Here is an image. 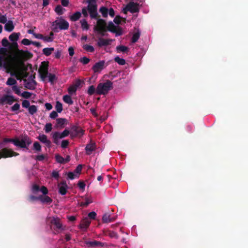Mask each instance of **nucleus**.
<instances>
[{"label":"nucleus","instance_id":"obj_45","mask_svg":"<svg viewBox=\"0 0 248 248\" xmlns=\"http://www.w3.org/2000/svg\"><path fill=\"white\" fill-rule=\"evenodd\" d=\"M40 199V195L38 197H36L35 196L31 195H30L28 198V200L30 202H33L34 201H36L37 200L39 201Z\"/></svg>","mask_w":248,"mask_h":248},{"label":"nucleus","instance_id":"obj_18","mask_svg":"<svg viewBox=\"0 0 248 248\" xmlns=\"http://www.w3.org/2000/svg\"><path fill=\"white\" fill-rule=\"evenodd\" d=\"M116 219L115 217H111L108 213H105L102 217V222L104 223H108L115 221Z\"/></svg>","mask_w":248,"mask_h":248},{"label":"nucleus","instance_id":"obj_13","mask_svg":"<svg viewBox=\"0 0 248 248\" xmlns=\"http://www.w3.org/2000/svg\"><path fill=\"white\" fill-rule=\"evenodd\" d=\"M68 186L65 181H62L59 185V192L62 195H64L67 191Z\"/></svg>","mask_w":248,"mask_h":248},{"label":"nucleus","instance_id":"obj_50","mask_svg":"<svg viewBox=\"0 0 248 248\" xmlns=\"http://www.w3.org/2000/svg\"><path fill=\"white\" fill-rule=\"evenodd\" d=\"M20 107V106L19 104L16 103L11 108V110L14 112L17 111L19 109Z\"/></svg>","mask_w":248,"mask_h":248},{"label":"nucleus","instance_id":"obj_36","mask_svg":"<svg viewBox=\"0 0 248 248\" xmlns=\"http://www.w3.org/2000/svg\"><path fill=\"white\" fill-rule=\"evenodd\" d=\"M87 93L90 95H92L94 93L96 94V88L93 85L90 86L87 91Z\"/></svg>","mask_w":248,"mask_h":248},{"label":"nucleus","instance_id":"obj_37","mask_svg":"<svg viewBox=\"0 0 248 248\" xmlns=\"http://www.w3.org/2000/svg\"><path fill=\"white\" fill-rule=\"evenodd\" d=\"M29 112L31 115H33L37 111V108L35 105H31L28 108Z\"/></svg>","mask_w":248,"mask_h":248},{"label":"nucleus","instance_id":"obj_23","mask_svg":"<svg viewBox=\"0 0 248 248\" xmlns=\"http://www.w3.org/2000/svg\"><path fill=\"white\" fill-rule=\"evenodd\" d=\"M36 84L37 82L33 79H32L26 83L25 87L29 90H34Z\"/></svg>","mask_w":248,"mask_h":248},{"label":"nucleus","instance_id":"obj_3","mask_svg":"<svg viewBox=\"0 0 248 248\" xmlns=\"http://www.w3.org/2000/svg\"><path fill=\"white\" fill-rule=\"evenodd\" d=\"M107 27L106 21L104 19L99 18L97 20L96 25L93 27V31L101 36H104L107 31Z\"/></svg>","mask_w":248,"mask_h":248},{"label":"nucleus","instance_id":"obj_42","mask_svg":"<svg viewBox=\"0 0 248 248\" xmlns=\"http://www.w3.org/2000/svg\"><path fill=\"white\" fill-rule=\"evenodd\" d=\"M140 33L139 32L134 33L131 38V42L132 43H135L137 42L140 38Z\"/></svg>","mask_w":248,"mask_h":248},{"label":"nucleus","instance_id":"obj_38","mask_svg":"<svg viewBox=\"0 0 248 248\" xmlns=\"http://www.w3.org/2000/svg\"><path fill=\"white\" fill-rule=\"evenodd\" d=\"M6 84L9 86H15L17 83L16 80L12 78H9L6 81Z\"/></svg>","mask_w":248,"mask_h":248},{"label":"nucleus","instance_id":"obj_6","mask_svg":"<svg viewBox=\"0 0 248 248\" xmlns=\"http://www.w3.org/2000/svg\"><path fill=\"white\" fill-rule=\"evenodd\" d=\"M52 25L58 26L61 30H67L69 27V23L62 17H57V19L53 22Z\"/></svg>","mask_w":248,"mask_h":248},{"label":"nucleus","instance_id":"obj_26","mask_svg":"<svg viewBox=\"0 0 248 248\" xmlns=\"http://www.w3.org/2000/svg\"><path fill=\"white\" fill-rule=\"evenodd\" d=\"M81 16V14L80 12H76L72 16H70L69 18L72 21H76Z\"/></svg>","mask_w":248,"mask_h":248},{"label":"nucleus","instance_id":"obj_47","mask_svg":"<svg viewBox=\"0 0 248 248\" xmlns=\"http://www.w3.org/2000/svg\"><path fill=\"white\" fill-rule=\"evenodd\" d=\"M48 75L49 81L51 83L53 84L55 80L57 79V78L54 74L49 73Z\"/></svg>","mask_w":248,"mask_h":248},{"label":"nucleus","instance_id":"obj_49","mask_svg":"<svg viewBox=\"0 0 248 248\" xmlns=\"http://www.w3.org/2000/svg\"><path fill=\"white\" fill-rule=\"evenodd\" d=\"M40 188L39 186L36 184H33L31 187V191L33 193H36L40 191Z\"/></svg>","mask_w":248,"mask_h":248},{"label":"nucleus","instance_id":"obj_24","mask_svg":"<svg viewBox=\"0 0 248 248\" xmlns=\"http://www.w3.org/2000/svg\"><path fill=\"white\" fill-rule=\"evenodd\" d=\"M15 26L13 24V22L12 20H8L7 23H5L4 26V29L5 31L11 32L14 29Z\"/></svg>","mask_w":248,"mask_h":248},{"label":"nucleus","instance_id":"obj_22","mask_svg":"<svg viewBox=\"0 0 248 248\" xmlns=\"http://www.w3.org/2000/svg\"><path fill=\"white\" fill-rule=\"evenodd\" d=\"M95 149L96 145L95 143H90L88 144L85 147V150L86 151L87 154L88 155L91 154L92 152L94 151Z\"/></svg>","mask_w":248,"mask_h":248},{"label":"nucleus","instance_id":"obj_62","mask_svg":"<svg viewBox=\"0 0 248 248\" xmlns=\"http://www.w3.org/2000/svg\"><path fill=\"white\" fill-rule=\"evenodd\" d=\"M83 83V81L81 80L80 79H78L76 81L75 83L73 84V85L77 88L79 87L82 83Z\"/></svg>","mask_w":248,"mask_h":248},{"label":"nucleus","instance_id":"obj_11","mask_svg":"<svg viewBox=\"0 0 248 248\" xmlns=\"http://www.w3.org/2000/svg\"><path fill=\"white\" fill-rule=\"evenodd\" d=\"M105 68V61H100L96 62L92 67V70L94 73H99Z\"/></svg>","mask_w":248,"mask_h":248},{"label":"nucleus","instance_id":"obj_9","mask_svg":"<svg viewBox=\"0 0 248 248\" xmlns=\"http://www.w3.org/2000/svg\"><path fill=\"white\" fill-rule=\"evenodd\" d=\"M115 33L116 36H120L123 34V31L121 27H116L112 21H109L107 25V31Z\"/></svg>","mask_w":248,"mask_h":248},{"label":"nucleus","instance_id":"obj_29","mask_svg":"<svg viewBox=\"0 0 248 248\" xmlns=\"http://www.w3.org/2000/svg\"><path fill=\"white\" fill-rule=\"evenodd\" d=\"M54 50V47H46L43 49L42 51L43 53L46 56H49L52 54Z\"/></svg>","mask_w":248,"mask_h":248},{"label":"nucleus","instance_id":"obj_8","mask_svg":"<svg viewBox=\"0 0 248 248\" xmlns=\"http://www.w3.org/2000/svg\"><path fill=\"white\" fill-rule=\"evenodd\" d=\"M85 131L77 125H72L70 127V135L72 137L82 136L84 134Z\"/></svg>","mask_w":248,"mask_h":248},{"label":"nucleus","instance_id":"obj_59","mask_svg":"<svg viewBox=\"0 0 248 248\" xmlns=\"http://www.w3.org/2000/svg\"><path fill=\"white\" fill-rule=\"evenodd\" d=\"M43 40L46 42H51L53 41V37L48 36H43Z\"/></svg>","mask_w":248,"mask_h":248},{"label":"nucleus","instance_id":"obj_33","mask_svg":"<svg viewBox=\"0 0 248 248\" xmlns=\"http://www.w3.org/2000/svg\"><path fill=\"white\" fill-rule=\"evenodd\" d=\"M62 99H63V101L65 103H66L69 105H72L74 103L71 96L69 95H65L63 96Z\"/></svg>","mask_w":248,"mask_h":248},{"label":"nucleus","instance_id":"obj_63","mask_svg":"<svg viewBox=\"0 0 248 248\" xmlns=\"http://www.w3.org/2000/svg\"><path fill=\"white\" fill-rule=\"evenodd\" d=\"M58 112L57 111H52L50 115H49V117L51 118V119H56L58 116Z\"/></svg>","mask_w":248,"mask_h":248},{"label":"nucleus","instance_id":"obj_53","mask_svg":"<svg viewBox=\"0 0 248 248\" xmlns=\"http://www.w3.org/2000/svg\"><path fill=\"white\" fill-rule=\"evenodd\" d=\"M12 90L15 92V93L18 95H20L21 92L19 88L16 86H13L12 87Z\"/></svg>","mask_w":248,"mask_h":248},{"label":"nucleus","instance_id":"obj_1","mask_svg":"<svg viewBox=\"0 0 248 248\" xmlns=\"http://www.w3.org/2000/svg\"><path fill=\"white\" fill-rule=\"evenodd\" d=\"M113 89V83L109 80H107L105 82L99 83L96 87V94L106 95Z\"/></svg>","mask_w":248,"mask_h":248},{"label":"nucleus","instance_id":"obj_57","mask_svg":"<svg viewBox=\"0 0 248 248\" xmlns=\"http://www.w3.org/2000/svg\"><path fill=\"white\" fill-rule=\"evenodd\" d=\"M67 176L70 179L73 180L76 177H78V176L74 172H69L67 174Z\"/></svg>","mask_w":248,"mask_h":248},{"label":"nucleus","instance_id":"obj_44","mask_svg":"<svg viewBox=\"0 0 248 248\" xmlns=\"http://www.w3.org/2000/svg\"><path fill=\"white\" fill-rule=\"evenodd\" d=\"M55 159L58 163L64 164V158L59 154L55 155Z\"/></svg>","mask_w":248,"mask_h":248},{"label":"nucleus","instance_id":"obj_12","mask_svg":"<svg viewBox=\"0 0 248 248\" xmlns=\"http://www.w3.org/2000/svg\"><path fill=\"white\" fill-rule=\"evenodd\" d=\"M28 55H30V58H31V54L28 51H24L22 50L17 49L16 56L18 59L21 60H24L28 58Z\"/></svg>","mask_w":248,"mask_h":248},{"label":"nucleus","instance_id":"obj_19","mask_svg":"<svg viewBox=\"0 0 248 248\" xmlns=\"http://www.w3.org/2000/svg\"><path fill=\"white\" fill-rule=\"evenodd\" d=\"M91 222V220L89 218L86 217L82 219L79 225V227L80 229L86 230L90 226Z\"/></svg>","mask_w":248,"mask_h":248},{"label":"nucleus","instance_id":"obj_52","mask_svg":"<svg viewBox=\"0 0 248 248\" xmlns=\"http://www.w3.org/2000/svg\"><path fill=\"white\" fill-rule=\"evenodd\" d=\"M82 169V165H78L76 168V169L74 170V173L76 174H77V175L78 176V174L80 173L81 170Z\"/></svg>","mask_w":248,"mask_h":248},{"label":"nucleus","instance_id":"obj_5","mask_svg":"<svg viewBox=\"0 0 248 248\" xmlns=\"http://www.w3.org/2000/svg\"><path fill=\"white\" fill-rule=\"evenodd\" d=\"M48 62L45 61L42 62L38 70V73L42 80H44L48 75Z\"/></svg>","mask_w":248,"mask_h":248},{"label":"nucleus","instance_id":"obj_46","mask_svg":"<svg viewBox=\"0 0 248 248\" xmlns=\"http://www.w3.org/2000/svg\"><path fill=\"white\" fill-rule=\"evenodd\" d=\"M77 89L73 85L70 86L68 89V92L70 95L75 93Z\"/></svg>","mask_w":248,"mask_h":248},{"label":"nucleus","instance_id":"obj_2","mask_svg":"<svg viewBox=\"0 0 248 248\" xmlns=\"http://www.w3.org/2000/svg\"><path fill=\"white\" fill-rule=\"evenodd\" d=\"M32 140L27 135L22 136L21 139L16 138V142H15V146L21 148L29 150V146L31 144Z\"/></svg>","mask_w":248,"mask_h":248},{"label":"nucleus","instance_id":"obj_64","mask_svg":"<svg viewBox=\"0 0 248 248\" xmlns=\"http://www.w3.org/2000/svg\"><path fill=\"white\" fill-rule=\"evenodd\" d=\"M1 44L2 46L7 47L9 45V43L8 40L6 38H4L2 40Z\"/></svg>","mask_w":248,"mask_h":248},{"label":"nucleus","instance_id":"obj_20","mask_svg":"<svg viewBox=\"0 0 248 248\" xmlns=\"http://www.w3.org/2000/svg\"><path fill=\"white\" fill-rule=\"evenodd\" d=\"M39 201L42 203H46L47 204H50L53 202L52 199L47 195H40Z\"/></svg>","mask_w":248,"mask_h":248},{"label":"nucleus","instance_id":"obj_35","mask_svg":"<svg viewBox=\"0 0 248 248\" xmlns=\"http://www.w3.org/2000/svg\"><path fill=\"white\" fill-rule=\"evenodd\" d=\"M99 12L102 14L104 17H108V9L105 7L102 6L99 9Z\"/></svg>","mask_w":248,"mask_h":248},{"label":"nucleus","instance_id":"obj_16","mask_svg":"<svg viewBox=\"0 0 248 248\" xmlns=\"http://www.w3.org/2000/svg\"><path fill=\"white\" fill-rule=\"evenodd\" d=\"M112 41V39H105L103 38H99L97 43L99 47H102L103 46H107L110 45V42Z\"/></svg>","mask_w":248,"mask_h":248},{"label":"nucleus","instance_id":"obj_28","mask_svg":"<svg viewBox=\"0 0 248 248\" xmlns=\"http://www.w3.org/2000/svg\"><path fill=\"white\" fill-rule=\"evenodd\" d=\"M55 134H57V135L59 137L60 139L64 138L66 137H67L69 134H70V131L65 129L61 133L58 132H55L54 133Z\"/></svg>","mask_w":248,"mask_h":248},{"label":"nucleus","instance_id":"obj_30","mask_svg":"<svg viewBox=\"0 0 248 248\" xmlns=\"http://www.w3.org/2000/svg\"><path fill=\"white\" fill-rule=\"evenodd\" d=\"M87 9L90 12H94L97 10V5L96 3H88Z\"/></svg>","mask_w":248,"mask_h":248},{"label":"nucleus","instance_id":"obj_15","mask_svg":"<svg viewBox=\"0 0 248 248\" xmlns=\"http://www.w3.org/2000/svg\"><path fill=\"white\" fill-rule=\"evenodd\" d=\"M129 12L131 13H135L139 11V4L134 2H130L128 4Z\"/></svg>","mask_w":248,"mask_h":248},{"label":"nucleus","instance_id":"obj_60","mask_svg":"<svg viewBox=\"0 0 248 248\" xmlns=\"http://www.w3.org/2000/svg\"><path fill=\"white\" fill-rule=\"evenodd\" d=\"M22 44L25 46H29L32 44V41L24 38L22 40Z\"/></svg>","mask_w":248,"mask_h":248},{"label":"nucleus","instance_id":"obj_58","mask_svg":"<svg viewBox=\"0 0 248 248\" xmlns=\"http://www.w3.org/2000/svg\"><path fill=\"white\" fill-rule=\"evenodd\" d=\"M3 142H12L15 145V142H16V138L15 139H8L4 138L3 140Z\"/></svg>","mask_w":248,"mask_h":248},{"label":"nucleus","instance_id":"obj_10","mask_svg":"<svg viewBox=\"0 0 248 248\" xmlns=\"http://www.w3.org/2000/svg\"><path fill=\"white\" fill-rule=\"evenodd\" d=\"M16 101L14 96L11 95H4L0 98V103L1 104H6L11 105Z\"/></svg>","mask_w":248,"mask_h":248},{"label":"nucleus","instance_id":"obj_54","mask_svg":"<svg viewBox=\"0 0 248 248\" xmlns=\"http://www.w3.org/2000/svg\"><path fill=\"white\" fill-rule=\"evenodd\" d=\"M89 14L92 18L96 19L100 16L97 13V10L94 12H90Z\"/></svg>","mask_w":248,"mask_h":248},{"label":"nucleus","instance_id":"obj_39","mask_svg":"<svg viewBox=\"0 0 248 248\" xmlns=\"http://www.w3.org/2000/svg\"><path fill=\"white\" fill-rule=\"evenodd\" d=\"M64 10L60 5H58L55 7V11L58 15L60 16L63 14V10Z\"/></svg>","mask_w":248,"mask_h":248},{"label":"nucleus","instance_id":"obj_21","mask_svg":"<svg viewBox=\"0 0 248 248\" xmlns=\"http://www.w3.org/2000/svg\"><path fill=\"white\" fill-rule=\"evenodd\" d=\"M104 233L105 235L108 236L111 238H115L117 239L119 238V235L117 232L108 229L104 231Z\"/></svg>","mask_w":248,"mask_h":248},{"label":"nucleus","instance_id":"obj_31","mask_svg":"<svg viewBox=\"0 0 248 248\" xmlns=\"http://www.w3.org/2000/svg\"><path fill=\"white\" fill-rule=\"evenodd\" d=\"M116 50L118 52H127L129 50V48L124 46L120 45L116 47Z\"/></svg>","mask_w":248,"mask_h":248},{"label":"nucleus","instance_id":"obj_7","mask_svg":"<svg viewBox=\"0 0 248 248\" xmlns=\"http://www.w3.org/2000/svg\"><path fill=\"white\" fill-rule=\"evenodd\" d=\"M19 154L13 151L12 149L4 148L0 150V159L2 158L11 157L16 156Z\"/></svg>","mask_w":248,"mask_h":248},{"label":"nucleus","instance_id":"obj_34","mask_svg":"<svg viewBox=\"0 0 248 248\" xmlns=\"http://www.w3.org/2000/svg\"><path fill=\"white\" fill-rule=\"evenodd\" d=\"M33 150L36 152H40L42 150V147L38 141H35L33 144Z\"/></svg>","mask_w":248,"mask_h":248},{"label":"nucleus","instance_id":"obj_32","mask_svg":"<svg viewBox=\"0 0 248 248\" xmlns=\"http://www.w3.org/2000/svg\"><path fill=\"white\" fill-rule=\"evenodd\" d=\"M80 22L81 24V28L83 30L87 31L89 30V25L86 19H82L80 20Z\"/></svg>","mask_w":248,"mask_h":248},{"label":"nucleus","instance_id":"obj_4","mask_svg":"<svg viewBox=\"0 0 248 248\" xmlns=\"http://www.w3.org/2000/svg\"><path fill=\"white\" fill-rule=\"evenodd\" d=\"M50 226L57 233H60L64 230L61 219L58 217H53L50 221Z\"/></svg>","mask_w":248,"mask_h":248},{"label":"nucleus","instance_id":"obj_43","mask_svg":"<svg viewBox=\"0 0 248 248\" xmlns=\"http://www.w3.org/2000/svg\"><path fill=\"white\" fill-rule=\"evenodd\" d=\"M83 48L84 49H85L86 51L88 52H93L94 51V47L91 45H89L87 44L84 45L83 46Z\"/></svg>","mask_w":248,"mask_h":248},{"label":"nucleus","instance_id":"obj_48","mask_svg":"<svg viewBox=\"0 0 248 248\" xmlns=\"http://www.w3.org/2000/svg\"><path fill=\"white\" fill-rule=\"evenodd\" d=\"M79 61L83 64H87L90 62V59L86 57H83V58H81Z\"/></svg>","mask_w":248,"mask_h":248},{"label":"nucleus","instance_id":"obj_17","mask_svg":"<svg viewBox=\"0 0 248 248\" xmlns=\"http://www.w3.org/2000/svg\"><path fill=\"white\" fill-rule=\"evenodd\" d=\"M85 244L89 247H103L105 246V244L104 243H102L99 241H97L96 240H94L93 241H86Z\"/></svg>","mask_w":248,"mask_h":248},{"label":"nucleus","instance_id":"obj_27","mask_svg":"<svg viewBox=\"0 0 248 248\" xmlns=\"http://www.w3.org/2000/svg\"><path fill=\"white\" fill-rule=\"evenodd\" d=\"M20 35L19 32H13L9 35V39L12 42H16L18 40Z\"/></svg>","mask_w":248,"mask_h":248},{"label":"nucleus","instance_id":"obj_40","mask_svg":"<svg viewBox=\"0 0 248 248\" xmlns=\"http://www.w3.org/2000/svg\"><path fill=\"white\" fill-rule=\"evenodd\" d=\"M114 61L121 65H124L126 63L124 59L121 58L118 56H117L114 58Z\"/></svg>","mask_w":248,"mask_h":248},{"label":"nucleus","instance_id":"obj_51","mask_svg":"<svg viewBox=\"0 0 248 248\" xmlns=\"http://www.w3.org/2000/svg\"><path fill=\"white\" fill-rule=\"evenodd\" d=\"M20 95L25 98L28 99L31 97V93L29 92L24 91L22 93H21Z\"/></svg>","mask_w":248,"mask_h":248},{"label":"nucleus","instance_id":"obj_25","mask_svg":"<svg viewBox=\"0 0 248 248\" xmlns=\"http://www.w3.org/2000/svg\"><path fill=\"white\" fill-rule=\"evenodd\" d=\"M67 120L65 118H57L56 119V126L63 127L64 125L67 124Z\"/></svg>","mask_w":248,"mask_h":248},{"label":"nucleus","instance_id":"obj_41","mask_svg":"<svg viewBox=\"0 0 248 248\" xmlns=\"http://www.w3.org/2000/svg\"><path fill=\"white\" fill-rule=\"evenodd\" d=\"M55 108L58 113H61L63 109L62 105L60 101H57L56 102Z\"/></svg>","mask_w":248,"mask_h":248},{"label":"nucleus","instance_id":"obj_56","mask_svg":"<svg viewBox=\"0 0 248 248\" xmlns=\"http://www.w3.org/2000/svg\"><path fill=\"white\" fill-rule=\"evenodd\" d=\"M22 106L23 108H28L31 106L29 101L24 100L22 102Z\"/></svg>","mask_w":248,"mask_h":248},{"label":"nucleus","instance_id":"obj_55","mask_svg":"<svg viewBox=\"0 0 248 248\" xmlns=\"http://www.w3.org/2000/svg\"><path fill=\"white\" fill-rule=\"evenodd\" d=\"M52 128V124L51 123H47L45 125V132L46 133H48L51 131Z\"/></svg>","mask_w":248,"mask_h":248},{"label":"nucleus","instance_id":"obj_61","mask_svg":"<svg viewBox=\"0 0 248 248\" xmlns=\"http://www.w3.org/2000/svg\"><path fill=\"white\" fill-rule=\"evenodd\" d=\"M40 191L44 195H46L48 193V191L47 188L46 186H41V187L40 188Z\"/></svg>","mask_w":248,"mask_h":248},{"label":"nucleus","instance_id":"obj_14","mask_svg":"<svg viewBox=\"0 0 248 248\" xmlns=\"http://www.w3.org/2000/svg\"><path fill=\"white\" fill-rule=\"evenodd\" d=\"M41 142L45 144L46 147L50 148L51 146V142L47 139V136L46 135L43 134L39 135L37 138Z\"/></svg>","mask_w":248,"mask_h":248}]
</instances>
